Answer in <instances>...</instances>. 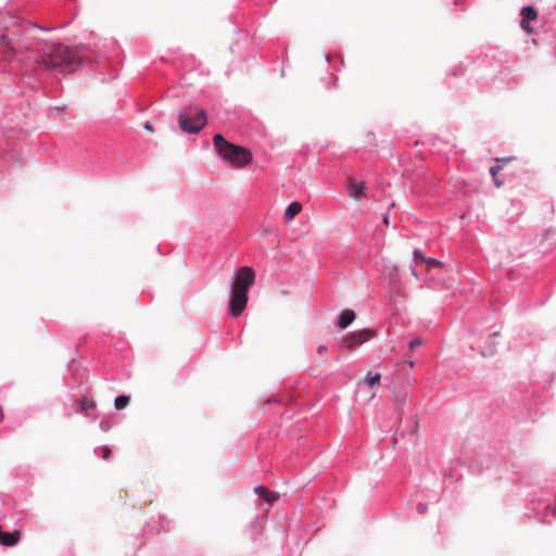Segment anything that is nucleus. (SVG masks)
Returning <instances> with one entry per match:
<instances>
[{
  "mask_svg": "<svg viewBox=\"0 0 556 556\" xmlns=\"http://www.w3.org/2000/svg\"><path fill=\"white\" fill-rule=\"evenodd\" d=\"M521 22L520 26L528 34L533 31V28L529 25L531 21H534L538 17V11L533 5H526L521 9Z\"/></svg>",
  "mask_w": 556,
  "mask_h": 556,
  "instance_id": "1a4fd4ad",
  "label": "nucleus"
},
{
  "mask_svg": "<svg viewBox=\"0 0 556 556\" xmlns=\"http://www.w3.org/2000/svg\"><path fill=\"white\" fill-rule=\"evenodd\" d=\"M323 83L328 90H331L337 87V78H334L332 81L323 79Z\"/></svg>",
  "mask_w": 556,
  "mask_h": 556,
  "instance_id": "5701e85b",
  "label": "nucleus"
},
{
  "mask_svg": "<svg viewBox=\"0 0 556 556\" xmlns=\"http://www.w3.org/2000/svg\"><path fill=\"white\" fill-rule=\"evenodd\" d=\"M394 206H395V203L392 201V202L389 204L388 208H394Z\"/></svg>",
  "mask_w": 556,
  "mask_h": 556,
  "instance_id": "2f4dec72",
  "label": "nucleus"
},
{
  "mask_svg": "<svg viewBox=\"0 0 556 556\" xmlns=\"http://www.w3.org/2000/svg\"><path fill=\"white\" fill-rule=\"evenodd\" d=\"M254 491H255V493H256L261 498H263L264 501H266V502H267V503H269V504L275 503V502L278 500V497H279L278 493H276V492H270L267 488L262 486V485H261V486H256V488L254 489Z\"/></svg>",
  "mask_w": 556,
  "mask_h": 556,
  "instance_id": "f8f14e48",
  "label": "nucleus"
},
{
  "mask_svg": "<svg viewBox=\"0 0 556 556\" xmlns=\"http://www.w3.org/2000/svg\"><path fill=\"white\" fill-rule=\"evenodd\" d=\"M213 146L216 154L232 168H242L252 162L249 149L231 143L222 134L214 135Z\"/></svg>",
  "mask_w": 556,
  "mask_h": 556,
  "instance_id": "f03ea898",
  "label": "nucleus"
},
{
  "mask_svg": "<svg viewBox=\"0 0 556 556\" xmlns=\"http://www.w3.org/2000/svg\"><path fill=\"white\" fill-rule=\"evenodd\" d=\"M424 344V341L421 339H414L409 342L408 346L409 349H415V348H418V346H421Z\"/></svg>",
  "mask_w": 556,
  "mask_h": 556,
  "instance_id": "b1692460",
  "label": "nucleus"
},
{
  "mask_svg": "<svg viewBox=\"0 0 556 556\" xmlns=\"http://www.w3.org/2000/svg\"><path fill=\"white\" fill-rule=\"evenodd\" d=\"M383 223H384L386 225H389V219H388V217H387V216H383Z\"/></svg>",
  "mask_w": 556,
  "mask_h": 556,
  "instance_id": "473e14b6",
  "label": "nucleus"
},
{
  "mask_svg": "<svg viewBox=\"0 0 556 556\" xmlns=\"http://www.w3.org/2000/svg\"><path fill=\"white\" fill-rule=\"evenodd\" d=\"M285 208H302V205L298 201H292Z\"/></svg>",
  "mask_w": 556,
  "mask_h": 556,
  "instance_id": "393cba45",
  "label": "nucleus"
},
{
  "mask_svg": "<svg viewBox=\"0 0 556 556\" xmlns=\"http://www.w3.org/2000/svg\"><path fill=\"white\" fill-rule=\"evenodd\" d=\"M326 353H327V348L325 345H319L317 348V354L320 356L323 363H325L327 359Z\"/></svg>",
  "mask_w": 556,
  "mask_h": 556,
  "instance_id": "412c9836",
  "label": "nucleus"
},
{
  "mask_svg": "<svg viewBox=\"0 0 556 556\" xmlns=\"http://www.w3.org/2000/svg\"><path fill=\"white\" fill-rule=\"evenodd\" d=\"M180 129L186 134H198L207 123V116L203 109H185L178 115Z\"/></svg>",
  "mask_w": 556,
  "mask_h": 556,
  "instance_id": "7ed1b4c3",
  "label": "nucleus"
},
{
  "mask_svg": "<svg viewBox=\"0 0 556 556\" xmlns=\"http://www.w3.org/2000/svg\"><path fill=\"white\" fill-rule=\"evenodd\" d=\"M255 280L254 270L251 267H241L236 276L231 291L248 294L249 289L253 286Z\"/></svg>",
  "mask_w": 556,
  "mask_h": 556,
  "instance_id": "423d86ee",
  "label": "nucleus"
},
{
  "mask_svg": "<svg viewBox=\"0 0 556 556\" xmlns=\"http://www.w3.org/2000/svg\"><path fill=\"white\" fill-rule=\"evenodd\" d=\"M356 318V314L352 309H344L341 312L338 320V326L342 329H345L350 326L354 319Z\"/></svg>",
  "mask_w": 556,
  "mask_h": 556,
  "instance_id": "9b49d317",
  "label": "nucleus"
},
{
  "mask_svg": "<svg viewBox=\"0 0 556 556\" xmlns=\"http://www.w3.org/2000/svg\"><path fill=\"white\" fill-rule=\"evenodd\" d=\"M300 211H286L283 215V222L286 224L291 223Z\"/></svg>",
  "mask_w": 556,
  "mask_h": 556,
  "instance_id": "dca6fc26",
  "label": "nucleus"
},
{
  "mask_svg": "<svg viewBox=\"0 0 556 556\" xmlns=\"http://www.w3.org/2000/svg\"><path fill=\"white\" fill-rule=\"evenodd\" d=\"M4 419V413L2 406H0V422H2Z\"/></svg>",
  "mask_w": 556,
  "mask_h": 556,
  "instance_id": "c85d7f7f",
  "label": "nucleus"
},
{
  "mask_svg": "<svg viewBox=\"0 0 556 556\" xmlns=\"http://www.w3.org/2000/svg\"><path fill=\"white\" fill-rule=\"evenodd\" d=\"M448 74H450V75H453V76L463 75V74H464L463 65H462V64H459V65H456V66L452 67V68L448 71Z\"/></svg>",
  "mask_w": 556,
  "mask_h": 556,
  "instance_id": "a211bd4d",
  "label": "nucleus"
},
{
  "mask_svg": "<svg viewBox=\"0 0 556 556\" xmlns=\"http://www.w3.org/2000/svg\"><path fill=\"white\" fill-rule=\"evenodd\" d=\"M376 337V332L371 329H363L348 333L340 342V346L348 350H354Z\"/></svg>",
  "mask_w": 556,
  "mask_h": 556,
  "instance_id": "20e7f679",
  "label": "nucleus"
},
{
  "mask_svg": "<svg viewBox=\"0 0 556 556\" xmlns=\"http://www.w3.org/2000/svg\"><path fill=\"white\" fill-rule=\"evenodd\" d=\"M462 185H463V187H462V191L460 192L464 195L469 194L473 190V186L470 185V184H467V182L463 181Z\"/></svg>",
  "mask_w": 556,
  "mask_h": 556,
  "instance_id": "aec40b11",
  "label": "nucleus"
},
{
  "mask_svg": "<svg viewBox=\"0 0 556 556\" xmlns=\"http://www.w3.org/2000/svg\"><path fill=\"white\" fill-rule=\"evenodd\" d=\"M325 61L327 63H331V55L330 54H325Z\"/></svg>",
  "mask_w": 556,
  "mask_h": 556,
  "instance_id": "c756f323",
  "label": "nucleus"
},
{
  "mask_svg": "<svg viewBox=\"0 0 556 556\" xmlns=\"http://www.w3.org/2000/svg\"><path fill=\"white\" fill-rule=\"evenodd\" d=\"M0 48L3 49V56L7 61L15 62L21 60V51L8 33L0 34Z\"/></svg>",
  "mask_w": 556,
  "mask_h": 556,
  "instance_id": "0eeeda50",
  "label": "nucleus"
},
{
  "mask_svg": "<svg viewBox=\"0 0 556 556\" xmlns=\"http://www.w3.org/2000/svg\"><path fill=\"white\" fill-rule=\"evenodd\" d=\"M45 53L47 56L37 62L52 67L65 65L71 67V70H75L87 62H98L94 52L86 45H81L75 50L63 48L62 46L46 45Z\"/></svg>",
  "mask_w": 556,
  "mask_h": 556,
  "instance_id": "f257e3e1",
  "label": "nucleus"
},
{
  "mask_svg": "<svg viewBox=\"0 0 556 556\" xmlns=\"http://www.w3.org/2000/svg\"><path fill=\"white\" fill-rule=\"evenodd\" d=\"M427 510V506L425 504H419L418 505V511L424 514L425 511Z\"/></svg>",
  "mask_w": 556,
  "mask_h": 556,
  "instance_id": "bb28decb",
  "label": "nucleus"
},
{
  "mask_svg": "<svg viewBox=\"0 0 556 556\" xmlns=\"http://www.w3.org/2000/svg\"><path fill=\"white\" fill-rule=\"evenodd\" d=\"M144 128H146L148 131H152V130H153L152 125H151V123H150V122H146V123H144Z\"/></svg>",
  "mask_w": 556,
  "mask_h": 556,
  "instance_id": "cd10ccee",
  "label": "nucleus"
},
{
  "mask_svg": "<svg viewBox=\"0 0 556 556\" xmlns=\"http://www.w3.org/2000/svg\"><path fill=\"white\" fill-rule=\"evenodd\" d=\"M410 273H412V275H413L415 278H418L417 273H416V270H415L414 268H412V269H410Z\"/></svg>",
  "mask_w": 556,
  "mask_h": 556,
  "instance_id": "7c9ffc66",
  "label": "nucleus"
},
{
  "mask_svg": "<svg viewBox=\"0 0 556 556\" xmlns=\"http://www.w3.org/2000/svg\"><path fill=\"white\" fill-rule=\"evenodd\" d=\"M497 169L498 167L496 166H492L490 172L493 176V180H494V184L497 186V187H501L503 185V181L498 180L497 176H496V173H497Z\"/></svg>",
  "mask_w": 556,
  "mask_h": 556,
  "instance_id": "6ab92c4d",
  "label": "nucleus"
},
{
  "mask_svg": "<svg viewBox=\"0 0 556 556\" xmlns=\"http://www.w3.org/2000/svg\"><path fill=\"white\" fill-rule=\"evenodd\" d=\"M345 190L348 195L351 199L362 201L363 199H368V187L366 185V181L355 177V176H349L345 179Z\"/></svg>",
  "mask_w": 556,
  "mask_h": 556,
  "instance_id": "39448f33",
  "label": "nucleus"
},
{
  "mask_svg": "<svg viewBox=\"0 0 556 556\" xmlns=\"http://www.w3.org/2000/svg\"><path fill=\"white\" fill-rule=\"evenodd\" d=\"M331 65L334 71H341L344 67V61L341 56H339L338 60Z\"/></svg>",
  "mask_w": 556,
  "mask_h": 556,
  "instance_id": "4be33fe9",
  "label": "nucleus"
},
{
  "mask_svg": "<svg viewBox=\"0 0 556 556\" xmlns=\"http://www.w3.org/2000/svg\"><path fill=\"white\" fill-rule=\"evenodd\" d=\"M407 364H408L409 367L414 366V362H412V361L407 362Z\"/></svg>",
  "mask_w": 556,
  "mask_h": 556,
  "instance_id": "72a5a7b5",
  "label": "nucleus"
},
{
  "mask_svg": "<svg viewBox=\"0 0 556 556\" xmlns=\"http://www.w3.org/2000/svg\"><path fill=\"white\" fill-rule=\"evenodd\" d=\"M110 453H111V451H110V448H109V447H103V448H102V457H103L104 459H108V458L110 457Z\"/></svg>",
  "mask_w": 556,
  "mask_h": 556,
  "instance_id": "a878e982",
  "label": "nucleus"
},
{
  "mask_svg": "<svg viewBox=\"0 0 556 556\" xmlns=\"http://www.w3.org/2000/svg\"><path fill=\"white\" fill-rule=\"evenodd\" d=\"M21 539V532L18 530H14L13 532H4L2 527L0 526V544L3 546H14L18 543Z\"/></svg>",
  "mask_w": 556,
  "mask_h": 556,
  "instance_id": "9d476101",
  "label": "nucleus"
},
{
  "mask_svg": "<svg viewBox=\"0 0 556 556\" xmlns=\"http://www.w3.org/2000/svg\"><path fill=\"white\" fill-rule=\"evenodd\" d=\"M414 258L416 262L425 263L427 262V256L418 249L414 251Z\"/></svg>",
  "mask_w": 556,
  "mask_h": 556,
  "instance_id": "f3484780",
  "label": "nucleus"
},
{
  "mask_svg": "<svg viewBox=\"0 0 556 556\" xmlns=\"http://www.w3.org/2000/svg\"><path fill=\"white\" fill-rule=\"evenodd\" d=\"M426 265H427V270H430L433 267L442 266V263L439 260H435V258H432V257H428L427 262H426Z\"/></svg>",
  "mask_w": 556,
  "mask_h": 556,
  "instance_id": "2eb2a0df",
  "label": "nucleus"
},
{
  "mask_svg": "<svg viewBox=\"0 0 556 556\" xmlns=\"http://www.w3.org/2000/svg\"><path fill=\"white\" fill-rule=\"evenodd\" d=\"M129 401H130V397L127 396V395H119V396H117L115 399V403H114L115 408L116 409L125 408L128 405Z\"/></svg>",
  "mask_w": 556,
  "mask_h": 556,
  "instance_id": "4468645a",
  "label": "nucleus"
},
{
  "mask_svg": "<svg viewBox=\"0 0 556 556\" xmlns=\"http://www.w3.org/2000/svg\"><path fill=\"white\" fill-rule=\"evenodd\" d=\"M380 380H381L380 374H378V372L372 374L371 371H368L366 375V378L363 382L366 383L368 387L374 388V387H377L380 384Z\"/></svg>",
  "mask_w": 556,
  "mask_h": 556,
  "instance_id": "ddd939ff",
  "label": "nucleus"
},
{
  "mask_svg": "<svg viewBox=\"0 0 556 556\" xmlns=\"http://www.w3.org/2000/svg\"><path fill=\"white\" fill-rule=\"evenodd\" d=\"M248 303V294L231 291L229 312L233 317H239L244 311Z\"/></svg>",
  "mask_w": 556,
  "mask_h": 556,
  "instance_id": "6e6552de",
  "label": "nucleus"
}]
</instances>
